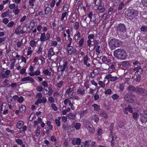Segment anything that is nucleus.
Returning <instances> with one entry per match:
<instances>
[{"label":"nucleus","mask_w":147,"mask_h":147,"mask_svg":"<svg viewBox=\"0 0 147 147\" xmlns=\"http://www.w3.org/2000/svg\"><path fill=\"white\" fill-rule=\"evenodd\" d=\"M139 12L136 10L133 9H129L125 12L126 17L130 20L134 18H136L138 16Z\"/></svg>","instance_id":"nucleus-1"},{"label":"nucleus","mask_w":147,"mask_h":147,"mask_svg":"<svg viewBox=\"0 0 147 147\" xmlns=\"http://www.w3.org/2000/svg\"><path fill=\"white\" fill-rule=\"evenodd\" d=\"M114 55L118 59H124L126 57V53L123 49H118L114 51Z\"/></svg>","instance_id":"nucleus-2"},{"label":"nucleus","mask_w":147,"mask_h":147,"mask_svg":"<svg viewBox=\"0 0 147 147\" xmlns=\"http://www.w3.org/2000/svg\"><path fill=\"white\" fill-rule=\"evenodd\" d=\"M109 45L112 50L115 49L116 47H119L121 45V42L116 38H113L109 42Z\"/></svg>","instance_id":"nucleus-3"},{"label":"nucleus","mask_w":147,"mask_h":147,"mask_svg":"<svg viewBox=\"0 0 147 147\" xmlns=\"http://www.w3.org/2000/svg\"><path fill=\"white\" fill-rule=\"evenodd\" d=\"M136 97L135 94L131 93H128L125 95L124 99L127 102H131L134 101V98Z\"/></svg>","instance_id":"nucleus-4"},{"label":"nucleus","mask_w":147,"mask_h":147,"mask_svg":"<svg viewBox=\"0 0 147 147\" xmlns=\"http://www.w3.org/2000/svg\"><path fill=\"white\" fill-rule=\"evenodd\" d=\"M117 30L118 34L124 33L125 32L126 29L125 26L123 24H120L117 26Z\"/></svg>","instance_id":"nucleus-5"},{"label":"nucleus","mask_w":147,"mask_h":147,"mask_svg":"<svg viewBox=\"0 0 147 147\" xmlns=\"http://www.w3.org/2000/svg\"><path fill=\"white\" fill-rule=\"evenodd\" d=\"M11 71L7 70L0 73V78H7L10 74Z\"/></svg>","instance_id":"nucleus-6"},{"label":"nucleus","mask_w":147,"mask_h":147,"mask_svg":"<svg viewBox=\"0 0 147 147\" xmlns=\"http://www.w3.org/2000/svg\"><path fill=\"white\" fill-rule=\"evenodd\" d=\"M48 89L46 88H44L43 90L42 93L43 94L45 95H48L49 96H50L51 95L53 92V90L51 87H47Z\"/></svg>","instance_id":"nucleus-7"},{"label":"nucleus","mask_w":147,"mask_h":147,"mask_svg":"<svg viewBox=\"0 0 147 147\" xmlns=\"http://www.w3.org/2000/svg\"><path fill=\"white\" fill-rule=\"evenodd\" d=\"M68 54L70 55L72 53H75L76 52L77 50L75 48H73L72 46L71 45H67Z\"/></svg>","instance_id":"nucleus-8"},{"label":"nucleus","mask_w":147,"mask_h":147,"mask_svg":"<svg viewBox=\"0 0 147 147\" xmlns=\"http://www.w3.org/2000/svg\"><path fill=\"white\" fill-rule=\"evenodd\" d=\"M28 81H30L32 83L34 82V80L30 76L24 77L20 80L21 82H26Z\"/></svg>","instance_id":"nucleus-9"},{"label":"nucleus","mask_w":147,"mask_h":147,"mask_svg":"<svg viewBox=\"0 0 147 147\" xmlns=\"http://www.w3.org/2000/svg\"><path fill=\"white\" fill-rule=\"evenodd\" d=\"M99 71L98 69H94L89 75V77L93 78L99 74Z\"/></svg>","instance_id":"nucleus-10"},{"label":"nucleus","mask_w":147,"mask_h":147,"mask_svg":"<svg viewBox=\"0 0 147 147\" xmlns=\"http://www.w3.org/2000/svg\"><path fill=\"white\" fill-rule=\"evenodd\" d=\"M105 11V8L103 7V6L99 4L96 9V12L97 13H102Z\"/></svg>","instance_id":"nucleus-11"},{"label":"nucleus","mask_w":147,"mask_h":147,"mask_svg":"<svg viewBox=\"0 0 147 147\" xmlns=\"http://www.w3.org/2000/svg\"><path fill=\"white\" fill-rule=\"evenodd\" d=\"M63 65H60V67L61 69L60 71L62 72H63L66 70L67 68V65L68 64L67 62V61H65L63 62Z\"/></svg>","instance_id":"nucleus-12"},{"label":"nucleus","mask_w":147,"mask_h":147,"mask_svg":"<svg viewBox=\"0 0 147 147\" xmlns=\"http://www.w3.org/2000/svg\"><path fill=\"white\" fill-rule=\"evenodd\" d=\"M38 41V39H36L34 40H31L30 41L29 44L31 47H34L36 46Z\"/></svg>","instance_id":"nucleus-13"},{"label":"nucleus","mask_w":147,"mask_h":147,"mask_svg":"<svg viewBox=\"0 0 147 147\" xmlns=\"http://www.w3.org/2000/svg\"><path fill=\"white\" fill-rule=\"evenodd\" d=\"M81 140L80 138H74L72 141V144L73 145L79 144Z\"/></svg>","instance_id":"nucleus-14"},{"label":"nucleus","mask_w":147,"mask_h":147,"mask_svg":"<svg viewBox=\"0 0 147 147\" xmlns=\"http://www.w3.org/2000/svg\"><path fill=\"white\" fill-rule=\"evenodd\" d=\"M133 78L136 81L139 82L141 80L140 76L138 74L137 71L136 72L134 75Z\"/></svg>","instance_id":"nucleus-15"},{"label":"nucleus","mask_w":147,"mask_h":147,"mask_svg":"<svg viewBox=\"0 0 147 147\" xmlns=\"http://www.w3.org/2000/svg\"><path fill=\"white\" fill-rule=\"evenodd\" d=\"M30 30V29L28 30L27 27L24 26L23 27L22 30L20 31V33L21 34H23L25 33H27Z\"/></svg>","instance_id":"nucleus-16"},{"label":"nucleus","mask_w":147,"mask_h":147,"mask_svg":"<svg viewBox=\"0 0 147 147\" xmlns=\"http://www.w3.org/2000/svg\"><path fill=\"white\" fill-rule=\"evenodd\" d=\"M127 90L128 91L133 92H136V87L132 85L129 86L127 87Z\"/></svg>","instance_id":"nucleus-17"},{"label":"nucleus","mask_w":147,"mask_h":147,"mask_svg":"<svg viewBox=\"0 0 147 147\" xmlns=\"http://www.w3.org/2000/svg\"><path fill=\"white\" fill-rule=\"evenodd\" d=\"M85 90L81 89H78L77 90L78 94L80 96H83L85 94Z\"/></svg>","instance_id":"nucleus-18"},{"label":"nucleus","mask_w":147,"mask_h":147,"mask_svg":"<svg viewBox=\"0 0 147 147\" xmlns=\"http://www.w3.org/2000/svg\"><path fill=\"white\" fill-rule=\"evenodd\" d=\"M84 125L86 127L87 129H88L90 127H92V125L91 123L89 121L86 120L84 121Z\"/></svg>","instance_id":"nucleus-19"},{"label":"nucleus","mask_w":147,"mask_h":147,"mask_svg":"<svg viewBox=\"0 0 147 147\" xmlns=\"http://www.w3.org/2000/svg\"><path fill=\"white\" fill-rule=\"evenodd\" d=\"M88 57L87 55H85L83 58V62L84 64L86 65L88 67H90V63H88Z\"/></svg>","instance_id":"nucleus-20"},{"label":"nucleus","mask_w":147,"mask_h":147,"mask_svg":"<svg viewBox=\"0 0 147 147\" xmlns=\"http://www.w3.org/2000/svg\"><path fill=\"white\" fill-rule=\"evenodd\" d=\"M24 124V122L22 121H19L16 124V127L18 129H20Z\"/></svg>","instance_id":"nucleus-21"},{"label":"nucleus","mask_w":147,"mask_h":147,"mask_svg":"<svg viewBox=\"0 0 147 147\" xmlns=\"http://www.w3.org/2000/svg\"><path fill=\"white\" fill-rule=\"evenodd\" d=\"M55 54V52H54L53 49V48H51L49 51L48 53V57L49 58H51V57L54 55Z\"/></svg>","instance_id":"nucleus-22"},{"label":"nucleus","mask_w":147,"mask_h":147,"mask_svg":"<svg viewBox=\"0 0 147 147\" xmlns=\"http://www.w3.org/2000/svg\"><path fill=\"white\" fill-rule=\"evenodd\" d=\"M141 121L143 123H145L147 121V115H144L141 117Z\"/></svg>","instance_id":"nucleus-23"},{"label":"nucleus","mask_w":147,"mask_h":147,"mask_svg":"<svg viewBox=\"0 0 147 147\" xmlns=\"http://www.w3.org/2000/svg\"><path fill=\"white\" fill-rule=\"evenodd\" d=\"M45 36V32H43L41 34L40 38V40L41 42H44L46 40Z\"/></svg>","instance_id":"nucleus-24"},{"label":"nucleus","mask_w":147,"mask_h":147,"mask_svg":"<svg viewBox=\"0 0 147 147\" xmlns=\"http://www.w3.org/2000/svg\"><path fill=\"white\" fill-rule=\"evenodd\" d=\"M140 94L144 96H147V90L143 88Z\"/></svg>","instance_id":"nucleus-25"},{"label":"nucleus","mask_w":147,"mask_h":147,"mask_svg":"<svg viewBox=\"0 0 147 147\" xmlns=\"http://www.w3.org/2000/svg\"><path fill=\"white\" fill-rule=\"evenodd\" d=\"M122 65L123 66L127 68L129 66L130 63L128 61H124L122 62Z\"/></svg>","instance_id":"nucleus-26"},{"label":"nucleus","mask_w":147,"mask_h":147,"mask_svg":"<svg viewBox=\"0 0 147 147\" xmlns=\"http://www.w3.org/2000/svg\"><path fill=\"white\" fill-rule=\"evenodd\" d=\"M105 65L107 66V67L108 69L110 68L111 69H114L115 68V65L113 64H108L105 63Z\"/></svg>","instance_id":"nucleus-27"},{"label":"nucleus","mask_w":147,"mask_h":147,"mask_svg":"<svg viewBox=\"0 0 147 147\" xmlns=\"http://www.w3.org/2000/svg\"><path fill=\"white\" fill-rule=\"evenodd\" d=\"M26 107L24 105H22L20 108V111L22 113H24L26 111Z\"/></svg>","instance_id":"nucleus-28"},{"label":"nucleus","mask_w":147,"mask_h":147,"mask_svg":"<svg viewBox=\"0 0 147 147\" xmlns=\"http://www.w3.org/2000/svg\"><path fill=\"white\" fill-rule=\"evenodd\" d=\"M46 124L48 126L47 129L50 130H52L53 126L51 125V122L50 121H48L46 123Z\"/></svg>","instance_id":"nucleus-29"},{"label":"nucleus","mask_w":147,"mask_h":147,"mask_svg":"<svg viewBox=\"0 0 147 147\" xmlns=\"http://www.w3.org/2000/svg\"><path fill=\"white\" fill-rule=\"evenodd\" d=\"M60 92H58V91H56L54 93L53 96V97H55V98L56 101H57L58 96H60Z\"/></svg>","instance_id":"nucleus-30"},{"label":"nucleus","mask_w":147,"mask_h":147,"mask_svg":"<svg viewBox=\"0 0 147 147\" xmlns=\"http://www.w3.org/2000/svg\"><path fill=\"white\" fill-rule=\"evenodd\" d=\"M69 7V6L67 4H65L63 5V10L65 11H67Z\"/></svg>","instance_id":"nucleus-31"},{"label":"nucleus","mask_w":147,"mask_h":147,"mask_svg":"<svg viewBox=\"0 0 147 147\" xmlns=\"http://www.w3.org/2000/svg\"><path fill=\"white\" fill-rule=\"evenodd\" d=\"M90 142H89V141H86L85 144L82 143H81L82 146H84V147H89L90 146L89 144Z\"/></svg>","instance_id":"nucleus-32"},{"label":"nucleus","mask_w":147,"mask_h":147,"mask_svg":"<svg viewBox=\"0 0 147 147\" xmlns=\"http://www.w3.org/2000/svg\"><path fill=\"white\" fill-rule=\"evenodd\" d=\"M89 132L91 134H93L95 132V130L94 128L92 126V127H90L88 129Z\"/></svg>","instance_id":"nucleus-33"},{"label":"nucleus","mask_w":147,"mask_h":147,"mask_svg":"<svg viewBox=\"0 0 147 147\" xmlns=\"http://www.w3.org/2000/svg\"><path fill=\"white\" fill-rule=\"evenodd\" d=\"M100 116L104 117L105 119H107L108 118V116L107 114L103 112H101L100 114Z\"/></svg>","instance_id":"nucleus-34"},{"label":"nucleus","mask_w":147,"mask_h":147,"mask_svg":"<svg viewBox=\"0 0 147 147\" xmlns=\"http://www.w3.org/2000/svg\"><path fill=\"white\" fill-rule=\"evenodd\" d=\"M69 99L68 98H66L65 99L64 101V104L65 105H67L68 104H69H69H70L71 102V101L69 100Z\"/></svg>","instance_id":"nucleus-35"},{"label":"nucleus","mask_w":147,"mask_h":147,"mask_svg":"<svg viewBox=\"0 0 147 147\" xmlns=\"http://www.w3.org/2000/svg\"><path fill=\"white\" fill-rule=\"evenodd\" d=\"M17 7L18 6H17L13 10V12L16 15L18 14L20 11V10Z\"/></svg>","instance_id":"nucleus-36"},{"label":"nucleus","mask_w":147,"mask_h":147,"mask_svg":"<svg viewBox=\"0 0 147 147\" xmlns=\"http://www.w3.org/2000/svg\"><path fill=\"white\" fill-rule=\"evenodd\" d=\"M43 73L45 75L50 76L51 74V72L49 71L48 69H46L43 71Z\"/></svg>","instance_id":"nucleus-37"},{"label":"nucleus","mask_w":147,"mask_h":147,"mask_svg":"<svg viewBox=\"0 0 147 147\" xmlns=\"http://www.w3.org/2000/svg\"><path fill=\"white\" fill-rule=\"evenodd\" d=\"M9 14V10L3 13H2L1 14V16L2 18H4L7 17Z\"/></svg>","instance_id":"nucleus-38"},{"label":"nucleus","mask_w":147,"mask_h":147,"mask_svg":"<svg viewBox=\"0 0 147 147\" xmlns=\"http://www.w3.org/2000/svg\"><path fill=\"white\" fill-rule=\"evenodd\" d=\"M114 125V123H111L110 125L109 129L110 131V133H111V134L112 133H113V130Z\"/></svg>","instance_id":"nucleus-39"},{"label":"nucleus","mask_w":147,"mask_h":147,"mask_svg":"<svg viewBox=\"0 0 147 147\" xmlns=\"http://www.w3.org/2000/svg\"><path fill=\"white\" fill-rule=\"evenodd\" d=\"M92 106L94 107L95 111H98L100 109V106L96 104H94Z\"/></svg>","instance_id":"nucleus-40"},{"label":"nucleus","mask_w":147,"mask_h":147,"mask_svg":"<svg viewBox=\"0 0 147 147\" xmlns=\"http://www.w3.org/2000/svg\"><path fill=\"white\" fill-rule=\"evenodd\" d=\"M143 88H140L138 87H136V92L138 94H140Z\"/></svg>","instance_id":"nucleus-41"},{"label":"nucleus","mask_w":147,"mask_h":147,"mask_svg":"<svg viewBox=\"0 0 147 147\" xmlns=\"http://www.w3.org/2000/svg\"><path fill=\"white\" fill-rule=\"evenodd\" d=\"M45 14L48 13H51L52 12V10L51 8L49 7H47L45 11Z\"/></svg>","instance_id":"nucleus-42"},{"label":"nucleus","mask_w":147,"mask_h":147,"mask_svg":"<svg viewBox=\"0 0 147 147\" xmlns=\"http://www.w3.org/2000/svg\"><path fill=\"white\" fill-rule=\"evenodd\" d=\"M41 84L44 86V88L48 87V84L46 81H43Z\"/></svg>","instance_id":"nucleus-43"},{"label":"nucleus","mask_w":147,"mask_h":147,"mask_svg":"<svg viewBox=\"0 0 147 147\" xmlns=\"http://www.w3.org/2000/svg\"><path fill=\"white\" fill-rule=\"evenodd\" d=\"M67 116L69 118L71 119H73L75 118V116L72 113H69L67 114Z\"/></svg>","instance_id":"nucleus-44"},{"label":"nucleus","mask_w":147,"mask_h":147,"mask_svg":"<svg viewBox=\"0 0 147 147\" xmlns=\"http://www.w3.org/2000/svg\"><path fill=\"white\" fill-rule=\"evenodd\" d=\"M106 94L110 95L112 93V90L110 89H108L105 90L104 92Z\"/></svg>","instance_id":"nucleus-45"},{"label":"nucleus","mask_w":147,"mask_h":147,"mask_svg":"<svg viewBox=\"0 0 147 147\" xmlns=\"http://www.w3.org/2000/svg\"><path fill=\"white\" fill-rule=\"evenodd\" d=\"M109 16L108 13H104L102 16V19L104 20H107L109 18Z\"/></svg>","instance_id":"nucleus-46"},{"label":"nucleus","mask_w":147,"mask_h":147,"mask_svg":"<svg viewBox=\"0 0 147 147\" xmlns=\"http://www.w3.org/2000/svg\"><path fill=\"white\" fill-rule=\"evenodd\" d=\"M81 24L82 26L83 27H86V25L87 24V23L86 22V20H82L81 22Z\"/></svg>","instance_id":"nucleus-47"},{"label":"nucleus","mask_w":147,"mask_h":147,"mask_svg":"<svg viewBox=\"0 0 147 147\" xmlns=\"http://www.w3.org/2000/svg\"><path fill=\"white\" fill-rule=\"evenodd\" d=\"M119 88L121 91H123L124 88V86L123 83H121L119 84Z\"/></svg>","instance_id":"nucleus-48"},{"label":"nucleus","mask_w":147,"mask_h":147,"mask_svg":"<svg viewBox=\"0 0 147 147\" xmlns=\"http://www.w3.org/2000/svg\"><path fill=\"white\" fill-rule=\"evenodd\" d=\"M48 100L50 103H53L55 102V100L53 97L50 96L48 98Z\"/></svg>","instance_id":"nucleus-49"},{"label":"nucleus","mask_w":147,"mask_h":147,"mask_svg":"<svg viewBox=\"0 0 147 147\" xmlns=\"http://www.w3.org/2000/svg\"><path fill=\"white\" fill-rule=\"evenodd\" d=\"M15 141L19 145H21L23 143L22 140L21 139H16Z\"/></svg>","instance_id":"nucleus-50"},{"label":"nucleus","mask_w":147,"mask_h":147,"mask_svg":"<svg viewBox=\"0 0 147 147\" xmlns=\"http://www.w3.org/2000/svg\"><path fill=\"white\" fill-rule=\"evenodd\" d=\"M21 27L20 26H19L18 27H17L15 30V33L17 34H19L20 30L21 29Z\"/></svg>","instance_id":"nucleus-51"},{"label":"nucleus","mask_w":147,"mask_h":147,"mask_svg":"<svg viewBox=\"0 0 147 147\" xmlns=\"http://www.w3.org/2000/svg\"><path fill=\"white\" fill-rule=\"evenodd\" d=\"M140 30L142 31L143 32L147 31V26L145 25L142 26L141 27Z\"/></svg>","instance_id":"nucleus-52"},{"label":"nucleus","mask_w":147,"mask_h":147,"mask_svg":"<svg viewBox=\"0 0 147 147\" xmlns=\"http://www.w3.org/2000/svg\"><path fill=\"white\" fill-rule=\"evenodd\" d=\"M98 84L102 88H104L105 86V84L102 81H99Z\"/></svg>","instance_id":"nucleus-53"},{"label":"nucleus","mask_w":147,"mask_h":147,"mask_svg":"<svg viewBox=\"0 0 147 147\" xmlns=\"http://www.w3.org/2000/svg\"><path fill=\"white\" fill-rule=\"evenodd\" d=\"M103 133V130L101 128H99L97 131V134L98 135H100Z\"/></svg>","instance_id":"nucleus-54"},{"label":"nucleus","mask_w":147,"mask_h":147,"mask_svg":"<svg viewBox=\"0 0 147 147\" xmlns=\"http://www.w3.org/2000/svg\"><path fill=\"white\" fill-rule=\"evenodd\" d=\"M81 126V124L80 123H76L75 125V127L77 130L79 129Z\"/></svg>","instance_id":"nucleus-55"},{"label":"nucleus","mask_w":147,"mask_h":147,"mask_svg":"<svg viewBox=\"0 0 147 147\" xmlns=\"http://www.w3.org/2000/svg\"><path fill=\"white\" fill-rule=\"evenodd\" d=\"M42 47L41 46H39L38 47V49L37 51V53L38 54H39L41 53L42 54Z\"/></svg>","instance_id":"nucleus-56"},{"label":"nucleus","mask_w":147,"mask_h":147,"mask_svg":"<svg viewBox=\"0 0 147 147\" xmlns=\"http://www.w3.org/2000/svg\"><path fill=\"white\" fill-rule=\"evenodd\" d=\"M133 116L135 120H137L139 116V114L136 113H134L133 114Z\"/></svg>","instance_id":"nucleus-57"},{"label":"nucleus","mask_w":147,"mask_h":147,"mask_svg":"<svg viewBox=\"0 0 147 147\" xmlns=\"http://www.w3.org/2000/svg\"><path fill=\"white\" fill-rule=\"evenodd\" d=\"M3 104L2 105V111H3V114L4 115H6L8 113V110L7 109L5 110L4 109H3Z\"/></svg>","instance_id":"nucleus-58"},{"label":"nucleus","mask_w":147,"mask_h":147,"mask_svg":"<svg viewBox=\"0 0 147 147\" xmlns=\"http://www.w3.org/2000/svg\"><path fill=\"white\" fill-rule=\"evenodd\" d=\"M24 100V98L22 96H20L19 97L18 100V102L20 103H21Z\"/></svg>","instance_id":"nucleus-59"},{"label":"nucleus","mask_w":147,"mask_h":147,"mask_svg":"<svg viewBox=\"0 0 147 147\" xmlns=\"http://www.w3.org/2000/svg\"><path fill=\"white\" fill-rule=\"evenodd\" d=\"M84 42V39H81L79 41V45L80 47H82L83 45V43Z\"/></svg>","instance_id":"nucleus-60"},{"label":"nucleus","mask_w":147,"mask_h":147,"mask_svg":"<svg viewBox=\"0 0 147 147\" xmlns=\"http://www.w3.org/2000/svg\"><path fill=\"white\" fill-rule=\"evenodd\" d=\"M111 97L114 100H116L118 98L119 96L117 94H114Z\"/></svg>","instance_id":"nucleus-61"},{"label":"nucleus","mask_w":147,"mask_h":147,"mask_svg":"<svg viewBox=\"0 0 147 147\" xmlns=\"http://www.w3.org/2000/svg\"><path fill=\"white\" fill-rule=\"evenodd\" d=\"M67 12H65L63 13L62 14L61 17V20H63L65 18V17L67 15Z\"/></svg>","instance_id":"nucleus-62"},{"label":"nucleus","mask_w":147,"mask_h":147,"mask_svg":"<svg viewBox=\"0 0 147 147\" xmlns=\"http://www.w3.org/2000/svg\"><path fill=\"white\" fill-rule=\"evenodd\" d=\"M72 91V90H71V88H69L66 90L65 92V94L69 95V93L70 92H71Z\"/></svg>","instance_id":"nucleus-63"},{"label":"nucleus","mask_w":147,"mask_h":147,"mask_svg":"<svg viewBox=\"0 0 147 147\" xmlns=\"http://www.w3.org/2000/svg\"><path fill=\"white\" fill-rule=\"evenodd\" d=\"M55 122L56 123V125L58 126L59 127L61 125V123L59 120L56 119L55 120Z\"/></svg>","instance_id":"nucleus-64"}]
</instances>
